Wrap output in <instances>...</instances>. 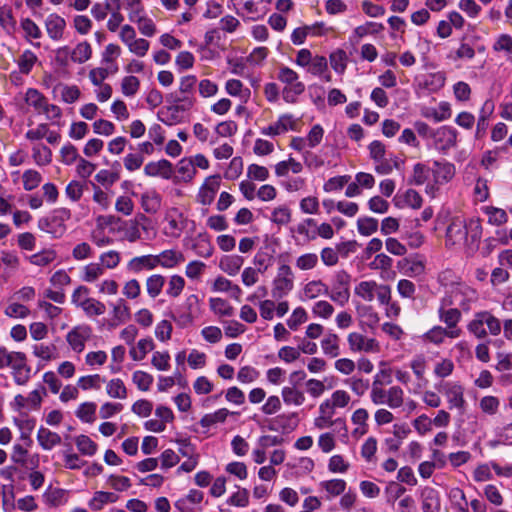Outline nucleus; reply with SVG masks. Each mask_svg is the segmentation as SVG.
<instances>
[{"instance_id": "nucleus-1", "label": "nucleus", "mask_w": 512, "mask_h": 512, "mask_svg": "<svg viewBox=\"0 0 512 512\" xmlns=\"http://www.w3.org/2000/svg\"><path fill=\"white\" fill-rule=\"evenodd\" d=\"M482 235V225L479 219L469 221L461 217H454L446 230V243L450 245H473Z\"/></svg>"}, {"instance_id": "nucleus-2", "label": "nucleus", "mask_w": 512, "mask_h": 512, "mask_svg": "<svg viewBox=\"0 0 512 512\" xmlns=\"http://www.w3.org/2000/svg\"><path fill=\"white\" fill-rule=\"evenodd\" d=\"M10 368L13 380L17 385H26L31 378V367L27 364L25 353L9 351L0 347V369Z\"/></svg>"}, {"instance_id": "nucleus-3", "label": "nucleus", "mask_w": 512, "mask_h": 512, "mask_svg": "<svg viewBox=\"0 0 512 512\" xmlns=\"http://www.w3.org/2000/svg\"><path fill=\"white\" fill-rule=\"evenodd\" d=\"M501 327L500 319L487 310L476 312L467 324V330L477 339H485L488 335L498 336Z\"/></svg>"}, {"instance_id": "nucleus-4", "label": "nucleus", "mask_w": 512, "mask_h": 512, "mask_svg": "<svg viewBox=\"0 0 512 512\" xmlns=\"http://www.w3.org/2000/svg\"><path fill=\"white\" fill-rule=\"evenodd\" d=\"M24 101L37 114L45 115L46 119L54 124H58L62 118V109L56 104L49 103L48 99L38 89L28 88L24 95Z\"/></svg>"}, {"instance_id": "nucleus-5", "label": "nucleus", "mask_w": 512, "mask_h": 512, "mask_svg": "<svg viewBox=\"0 0 512 512\" xmlns=\"http://www.w3.org/2000/svg\"><path fill=\"white\" fill-rule=\"evenodd\" d=\"M435 389L446 399L450 410L456 409L461 414L465 412L467 401L465 399V388L459 381H440L435 384Z\"/></svg>"}, {"instance_id": "nucleus-6", "label": "nucleus", "mask_w": 512, "mask_h": 512, "mask_svg": "<svg viewBox=\"0 0 512 512\" xmlns=\"http://www.w3.org/2000/svg\"><path fill=\"white\" fill-rule=\"evenodd\" d=\"M277 78L285 84L282 90V97L287 103H295L298 96L305 91V85L299 81L298 73L287 66L279 68Z\"/></svg>"}, {"instance_id": "nucleus-7", "label": "nucleus", "mask_w": 512, "mask_h": 512, "mask_svg": "<svg viewBox=\"0 0 512 512\" xmlns=\"http://www.w3.org/2000/svg\"><path fill=\"white\" fill-rule=\"evenodd\" d=\"M164 223V235L174 239L179 238L190 223L194 225V221L189 220L177 207H170L165 211Z\"/></svg>"}, {"instance_id": "nucleus-8", "label": "nucleus", "mask_w": 512, "mask_h": 512, "mask_svg": "<svg viewBox=\"0 0 512 512\" xmlns=\"http://www.w3.org/2000/svg\"><path fill=\"white\" fill-rule=\"evenodd\" d=\"M351 275L345 270L334 272L332 286L329 287V298L331 301L344 307L350 299Z\"/></svg>"}, {"instance_id": "nucleus-9", "label": "nucleus", "mask_w": 512, "mask_h": 512, "mask_svg": "<svg viewBox=\"0 0 512 512\" xmlns=\"http://www.w3.org/2000/svg\"><path fill=\"white\" fill-rule=\"evenodd\" d=\"M294 280L292 268L286 263L280 264L272 282V297L282 299L287 296L294 288Z\"/></svg>"}, {"instance_id": "nucleus-10", "label": "nucleus", "mask_w": 512, "mask_h": 512, "mask_svg": "<svg viewBox=\"0 0 512 512\" xmlns=\"http://www.w3.org/2000/svg\"><path fill=\"white\" fill-rule=\"evenodd\" d=\"M443 298H450L453 305H458L463 311H469L478 299L477 291L465 284L459 283L454 289L445 292Z\"/></svg>"}, {"instance_id": "nucleus-11", "label": "nucleus", "mask_w": 512, "mask_h": 512, "mask_svg": "<svg viewBox=\"0 0 512 512\" xmlns=\"http://www.w3.org/2000/svg\"><path fill=\"white\" fill-rule=\"evenodd\" d=\"M93 336V329L88 324H78L72 327L66 334L65 340L69 348L80 354L85 350L86 343L91 340Z\"/></svg>"}, {"instance_id": "nucleus-12", "label": "nucleus", "mask_w": 512, "mask_h": 512, "mask_svg": "<svg viewBox=\"0 0 512 512\" xmlns=\"http://www.w3.org/2000/svg\"><path fill=\"white\" fill-rule=\"evenodd\" d=\"M455 171V166L448 161H434L431 167L434 184L427 186L426 192L434 197L437 191L435 185H443L450 182L455 176Z\"/></svg>"}, {"instance_id": "nucleus-13", "label": "nucleus", "mask_w": 512, "mask_h": 512, "mask_svg": "<svg viewBox=\"0 0 512 512\" xmlns=\"http://www.w3.org/2000/svg\"><path fill=\"white\" fill-rule=\"evenodd\" d=\"M458 131L448 125L435 129L432 134V146L439 152L446 153L457 145Z\"/></svg>"}, {"instance_id": "nucleus-14", "label": "nucleus", "mask_w": 512, "mask_h": 512, "mask_svg": "<svg viewBox=\"0 0 512 512\" xmlns=\"http://www.w3.org/2000/svg\"><path fill=\"white\" fill-rule=\"evenodd\" d=\"M347 344L352 353H378L381 349L375 338L367 337L356 331L347 335Z\"/></svg>"}, {"instance_id": "nucleus-15", "label": "nucleus", "mask_w": 512, "mask_h": 512, "mask_svg": "<svg viewBox=\"0 0 512 512\" xmlns=\"http://www.w3.org/2000/svg\"><path fill=\"white\" fill-rule=\"evenodd\" d=\"M221 186L219 175H210L206 177L200 185L196 194V202L203 206H209L215 200V197Z\"/></svg>"}, {"instance_id": "nucleus-16", "label": "nucleus", "mask_w": 512, "mask_h": 512, "mask_svg": "<svg viewBox=\"0 0 512 512\" xmlns=\"http://www.w3.org/2000/svg\"><path fill=\"white\" fill-rule=\"evenodd\" d=\"M143 214L138 215L135 219L120 220L118 226L113 229L120 235V239L129 243H135L142 238L139 220H146Z\"/></svg>"}, {"instance_id": "nucleus-17", "label": "nucleus", "mask_w": 512, "mask_h": 512, "mask_svg": "<svg viewBox=\"0 0 512 512\" xmlns=\"http://www.w3.org/2000/svg\"><path fill=\"white\" fill-rule=\"evenodd\" d=\"M44 395H46L44 387L31 391L28 396L18 394L11 402V406L15 411H36L41 407Z\"/></svg>"}, {"instance_id": "nucleus-18", "label": "nucleus", "mask_w": 512, "mask_h": 512, "mask_svg": "<svg viewBox=\"0 0 512 512\" xmlns=\"http://www.w3.org/2000/svg\"><path fill=\"white\" fill-rule=\"evenodd\" d=\"M450 298L441 297L437 308L439 321L445 326H455L462 319V313L459 308L454 307Z\"/></svg>"}, {"instance_id": "nucleus-19", "label": "nucleus", "mask_w": 512, "mask_h": 512, "mask_svg": "<svg viewBox=\"0 0 512 512\" xmlns=\"http://www.w3.org/2000/svg\"><path fill=\"white\" fill-rule=\"evenodd\" d=\"M203 498L204 493L202 491L191 489L186 495L178 498L174 502V507L179 512H202L200 504Z\"/></svg>"}, {"instance_id": "nucleus-20", "label": "nucleus", "mask_w": 512, "mask_h": 512, "mask_svg": "<svg viewBox=\"0 0 512 512\" xmlns=\"http://www.w3.org/2000/svg\"><path fill=\"white\" fill-rule=\"evenodd\" d=\"M200 313V299L196 294L186 296L180 306L179 319L182 324L189 325L194 322Z\"/></svg>"}, {"instance_id": "nucleus-21", "label": "nucleus", "mask_w": 512, "mask_h": 512, "mask_svg": "<svg viewBox=\"0 0 512 512\" xmlns=\"http://www.w3.org/2000/svg\"><path fill=\"white\" fill-rule=\"evenodd\" d=\"M156 267L163 269H174L185 261L184 254L177 249H167L159 254H154Z\"/></svg>"}, {"instance_id": "nucleus-22", "label": "nucleus", "mask_w": 512, "mask_h": 512, "mask_svg": "<svg viewBox=\"0 0 512 512\" xmlns=\"http://www.w3.org/2000/svg\"><path fill=\"white\" fill-rule=\"evenodd\" d=\"M144 173L149 177H160L169 180L173 176L174 167L170 161L161 159L148 162L144 167Z\"/></svg>"}, {"instance_id": "nucleus-23", "label": "nucleus", "mask_w": 512, "mask_h": 512, "mask_svg": "<svg viewBox=\"0 0 512 512\" xmlns=\"http://www.w3.org/2000/svg\"><path fill=\"white\" fill-rule=\"evenodd\" d=\"M44 26L49 38L53 41H59L63 38L66 21L59 14L51 13L45 18Z\"/></svg>"}, {"instance_id": "nucleus-24", "label": "nucleus", "mask_w": 512, "mask_h": 512, "mask_svg": "<svg viewBox=\"0 0 512 512\" xmlns=\"http://www.w3.org/2000/svg\"><path fill=\"white\" fill-rule=\"evenodd\" d=\"M368 420L369 413L365 408H358L352 413L351 422L355 426L351 431V437L353 439L359 440L361 437L368 433Z\"/></svg>"}, {"instance_id": "nucleus-25", "label": "nucleus", "mask_w": 512, "mask_h": 512, "mask_svg": "<svg viewBox=\"0 0 512 512\" xmlns=\"http://www.w3.org/2000/svg\"><path fill=\"white\" fill-rule=\"evenodd\" d=\"M156 268L154 254L135 256L126 265L127 271L132 274H140L143 271H152Z\"/></svg>"}, {"instance_id": "nucleus-26", "label": "nucleus", "mask_w": 512, "mask_h": 512, "mask_svg": "<svg viewBox=\"0 0 512 512\" xmlns=\"http://www.w3.org/2000/svg\"><path fill=\"white\" fill-rule=\"evenodd\" d=\"M329 286L321 279L308 281L302 288V300L309 301L321 296L329 297Z\"/></svg>"}, {"instance_id": "nucleus-27", "label": "nucleus", "mask_w": 512, "mask_h": 512, "mask_svg": "<svg viewBox=\"0 0 512 512\" xmlns=\"http://www.w3.org/2000/svg\"><path fill=\"white\" fill-rule=\"evenodd\" d=\"M421 507L423 512H440L441 501L439 492L432 487L421 490Z\"/></svg>"}, {"instance_id": "nucleus-28", "label": "nucleus", "mask_w": 512, "mask_h": 512, "mask_svg": "<svg viewBox=\"0 0 512 512\" xmlns=\"http://www.w3.org/2000/svg\"><path fill=\"white\" fill-rule=\"evenodd\" d=\"M140 205L144 212L156 214L162 206V196L155 189H148L140 196Z\"/></svg>"}, {"instance_id": "nucleus-29", "label": "nucleus", "mask_w": 512, "mask_h": 512, "mask_svg": "<svg viewBox=\"0 0 512 512\" xmlns=\"http://www.w3.org/2000/svg\"><path fill=\"white\" fill-rule=\"evenodd\" d=\"M421 115L424 118L432 119L435 122H442L449 119L452 115L450 103L442 101L436 108L424 107L421 109Z\"/></svg>"}, {"instance_id": "nucleus-30", "label": "nucleus", "mask_w": 512, "mask_h": 512, "mask_svg": "<svg viewBox=\"0 0 512 512\" xmlns=\"http://www.w3.org/2000/svg\"><path fill=\"white\" fill-rule=\"evenodd\" d=\"M119 500V495L110 491H96L88 501V507L92 511H100L106 505L116 503Z\"/></svg>"}, {"instance_id": "nucleus-31", "label": "nucleus", "mask_w": 512, "mask_h": 512, "mask_svg": "<svg viewBox=\"0 0 512 512\" xmlns=\"http://www.w3.org/2000/svg\"><path fill=\"white\" fill-rule=\"evenodd\" d=\"M313 424H314V427L319 430L328 429L332 426H341V430H343L342 442H344V443L348 442V439H349L348 427H347L345 418L339 417L336 419H330L328 417L318 414V416H316L314 418Z\"/></svg>"}, {"instance_id": "nucleus-32", "label": "nucleus", "mask_w": 512, "mask_h": 512, "mask_svg": "<svg viewBox=\"0 0 512 512\" xmlns=\"http://www.w3.org/2000/svg\"><path fill=\"white\" fill-rule=\"evenodd\" d=\"M211 290L216 293H229L235 299H239L242 294V290L238 285L221 275L214 279Z\"/></svg>"}, {"instance_id": "nucleus-33", "label": "nucleus", "mask_w": 512, "mask_h": 512, "mask_svg": "<svg viewBox=\"0 0 512 512\" xmlns=\"http://www.w3.org/2000/svg\"><path fill=\"white\" fill-rule=\"evenodd\" d=\"M37 441L43 450L50 451L61 444V436L58 433L41 426L37 431Z\"/></svg>"}, {"instance_id": "nucleus-34", "label": "nucleus", "mask_w": 512, "mask_h": 512, "mask_svg": "<svg viewBox=\"0 0 512 512\" xmlns=\"http://www.w3.org/2000/svg\"><path fill=\"white\" fill-rule=\"evenodd\" d=\"M244 261V257L237 254L225 255L219 260V268L227 275L235 276L241 270Z\"/></svg>"}, {"instance_id": "nucleus-35", "label": "nucleus", "mask_w": 512, "mask_h": 512, "mask_svg": "<svg viewBox=\"0 0 512 512\" xmlns=\"http://www.w3.org/2000/svg\"><path fill=\"white\" fill-rule=\"evenodd\" d=\"M120 179V164L115 162L112 169H101L95 175L98 184L105 188L113 186Z\"/></svg>"}, {"instance_id": "nucleus-36", "label": "nucleus", "mask_w": 512, "mask_h": 512, "mask_svg": "<svg viewBox=\"0 0 512 512\" xmlns=\"http://www.w3.org/2000/svg\"><path fill=\"white\" fill-rule=\"evenodd\" d=\"M197 77L195 75H186L180 78L179 92L184 96L179 101L185 102L188 107L194 105V99L190 97L197 85Z\"/></svg>"}, {"instance_id": "nucleus-37", "label": "nucleus", "mask_w": 512, "mask_h": 512, "mask_svg": "<svg viewBox=\"0 0 512 512\" xmlns=\"http://www.w3.org/2000/svg\"><path fill=\"white\" fill-rule=\"evenodd\" d=\"M230 415H239L238 412L229 411L227 408H220L213 413H207L205 414L199 421V424L203 428H210L213 425H216L218 423H224L228 416Z\"/></svg>"}, {"instance_id": "nucleus-38", "label": "nucleus", "mask_w": 512, "mask_h": 512, "mask_svg": "<svg viewBox=\"0 0 512 512\" xmlns=\"http://www.w3.org/2000/svg\"><path fill=\"white\" fill-rule=\"evenodd\" d=\"M192 163L193 162L189 157H184L178 161L175 171L179 182L190 183L193 181L197 174V170H195Z\"/></svg>"}, {"instance_id": "nucleus-39", "label": "nucleus", "mask_w": 512, "mask_h": 512, "mask_svg": "<svg viewBox=\"0 0 512 512\" xmlns=\"http://www.w3.org/2000/svg\"><path fill=\"white\" fill-rule=\"evenodd\" d=\"M321 349L324 355L330 358H336L340 355V338L336 333L326 334L320 342Z\"/></svg>"}, {"instance_id": "nucleus-40", "label": "nucleus", "mask_w": 512, "mask_h": 512, "mask_svg": "<svg viewBox=\"0 0 512 512\" xmlns=\"http://www.w3.org/2000/svg\"><path fill=\"white\" fill-rule=\"evenodd\" d=\"M155 347L151 337L140 339L136 345H132L129 349V356L134 361H142L146 355Z\"/></svg>"}, {"instance_id": "nucleus-41", "label": "nucleus", "mask_w": 512, "mask_h": 512, "mask_svg": "<svg viewBox=\"0 0 512 512\" xmlns=\"http://www.w3.org/2000/svg\"><path fill=\"white\" fill-rule=\"evenodd\" d=\"M346 486V481L339 478L325 480L319 483V487L326 493L327 499H332L343 494L346 490Z\"/></svg>"}, {"instance_id": "nucleus-42", "label": "nucleus", "mask_w": 512, "mask_h": 512, "mask_svg": "<svg viewBox=\"0 0 512 512\" xmlns=\"http://www.w3.org/2000/svg\"><path fill=\"white\" fill-rule=\"evenodd\" d=\"M225 92L232 96L239 98L242 102H247L250 98V89L245 87L239 79H228L225 82Z\"/></svg>"}, {"instance_id": "nucleus-43", "label": "nucleus", "mask_w": 512, "mask_h": 512, "mask_svg": "<svg viewBox=\"0 0 512 512\" xmlns=\"http://www.w3.org/2000/svg\"><path fill=\"white\" fill-rule=\"evenodd\" d=\"M316 227L315 219L305 218L295 226L294 232L302 236L305 242H311L317 238Z\"/></svg>"}, {"instance_id": "nucleus-44", "label": "nucleus", "mask_w": 512, "mask_h": 512, "mask_svg": "<svg viewBox=\"0 0 512 512\" xmlns=\"http://www.w3.org/2000/svg\"><path fill=\"white\" fill-rule=\"evenodd\" d=\"M166 277L162 274H151L145 280V289L151 299H156L163 291Z\"/></svg>"}, {"instance_id": "nucleus-45", "label": "nucleus", "mask_w": 512, "mask_h": 512, "mask_svg": "<svg viewBox=\"0 0 512 512\" xmlns=\"http://www.w3.org/2000/svg\"><path fill=\"white\" fill-rule=\"evenodd\" d=\"M275 175L279 178L287 177L289 172L300 174L303 171V165L293 157L278 162L275 167Z\"/></svg>"}, {"instance_id": "nucleus-46", "label": "nucleus", "mask_w": 512, "mask_h": 512, "mask_svg": "<svg viewBox=\"0 0 512 512\" xmlns=\"http://www.w3.org/2000/svg\"><path fill=\"white\" fill-rule=\"evenodd\" d=\"M281 396L284 403L288 406H301L306 400L304 392L298 389L295 385L284 386L281 390Z\"/></svg>"}, {"instance_id": "nucleus-47", "label": "nucleus", "mask_w": 512, "mask_h": 512, "mask_svg": "<svg viewBox=\"0 0 512 512\" xmlns=\"http://www.w3.org/2000/svg\"><path fill=\"white\" fill-rule=\"evenodd\" d=\"M32 159L39 167L48 166L52 162V151L42 143H35L32 146Z\"/></svg>"}, {"instance_id": "nucleus-48", "label": "nucleus", "mask_w": 512, "mask_h": 512, "mask_svg": "<svg viewBox=\"0 0 512 512\" xmlns=\"http://www.w3.org/2000/svg\"><path fill=\"white\" fill-rule=\"evenodd\" d=\"M383 30L384 26L382 23L368 21L354 28L352 37L355 38L356 41H359L368 35H377Z\"/></svg>"}, {"instance_id": "nucleus-49", "label": "nucleus", "mask_w": 512, "mask_h": 512, "mask_svg": "<svg viewBox=\"0 0 512 512\" xmlns=\"http://www.w3.org/2000/svg\"><path fill=\"white\" fill-rule=\"evenodd\" d=\"M377 289V282L374 280H366L359 282L355 288L354 293L356 296L366 302H372L375 298V290Z\"/></svg>"}, {"instance_id": "nucleus-50", "label": "nucleus", "mask_w": 512, "mask_h": 512, "mask_svg": "<svg viewBox=\"0 0 512 512\" xmlns=\"http://www.w3.org/2000/svg\"><path fill=\"white\" fill-rule=\"evenodd\" d=\"M482 212L488 217L490 225L501 226L508 222V214L504 209L495 206H484Z\"/></svg>"}, {"instance_id": "nucleus-51", "label": "nucleus", "mask_w": 512, "mask_h": 512, "mask_svg": "<svg viewBox=\"0 0 512 512\" xmlns=\"http://www.w3.org/2000/svg\"><path fill=\"white\" fill-rule=\"evenodd\" d=\"M105 274L99 262H91L81 269V279L86 283H93Z\"/></svg>"}, {"instance_id": "nucleus-52", "label": "nucleus", "mask_w": 512, "mask_h": 512, "mask_svg": "<svg viewBox=\"0 0 512 512\" xmlns=\"http://www.w3.org/2000/svg\"><path fill=\"white\" fill-rule=\"evenodd\" d=\"M111 308L113 320L116 321L117 324L125 323L130 319V308L123 298H119L112 303Z\"/></svg>"}, {"instance_id": "nucleus-53", "label": "nucleus", "mask_w": 512, "mask_h": 512, "mask_svg": "<svg viewBox=\"0 0 512 512\" xmlns=\"http://www.w3.org/2000/svg\"><path fill=\"white\" fill-rule=\"evenodd\" d=\"M33 355L45 362L57 359V347L54 344H36L32 347Z\"/></svg>"}, {"instance_id": "nucleus-54", "label": "nucleus", "mask_w": 512, "mask_h": 512, "mask_svg": "<svg viewBox=\"0 0 512 512\" xmlns=\"http://www.w3.org/2000/svg\"><path fill=\"white\" fill-rule=\"evenodd\" d=\"M20 27L23 31V36L25 40L31 42L33 40H38L42 37V31L40 27L30 18H22L20 20Z\"/></svg>"}, {"instance_id": "nucleus-55", "label": "nucleus", "mask_w": 512, "mask_h": 512, "mask_svg": "<svg viewBox=\"0 0 512 512\" xmlns=\"http://www.w3.org/2000/svg\"><path fill=\"white\" fill-rule=\"evenodd\" d=\"M92 56V47L87 41L78 43L71 50V61L77 64L87 62Z\"/></svg>"}, {"instance_id": "nucleus-56", "label": "nucleus", "mask_w": 512, "mask_h": 512, "mask_svg": "<svg viewBox=\"0 0 512 512\" xmlns=\"http://www.w3.org/2000/svg\"><path fill=\"white\" fill-rule=\"evenodd\" d=\"M209 307L211 311L221 317H230L234 314V308L231 304L220 297H212L209 299Z\"/></svg>"}, {"instance_id": "nucleus-57", "label": "nucleus", "mask_w": 512, "mask_h": 512, "mask_svg": "<svg viewBox=\"0 0 512 512\" xmlns=\"http://www.w3.org/2000/svg\"><path fill=\"white\" fill-rule=\"evenodd\" d=\"M319 264V256L314 252H306L295 259V267L300 271L315 269Z\"/></svg>"}, {"instance_id": "nucleus-58", "label": "nucleus", "mask_w": 512, "mask_h": 512, "mask_svg": "<svg viewBox=\"0 0 512 512\" xmlns=\"http://www.w3.org/2000/svg\"><path fill=\"white\" fill-rule=\"evenodd\" d=\"M57 254L52 249H45L27 257V260L35 266L45 267L56 260Z\"/></svg>"}, {"instance_id": "nucleus-59", "label": "nucleus", "mask_w": 512, "mask_h": 512, "mask_svg": "<svg viewBox=\"0 0 512 512\" xmlns=\"http://www.w3.org/2000/svg\"><path fill=\"white\" fill-rule=\"evenodd\" d=\"M292 219V211L291 209L283 204L275 207L270 216L271 222L278 226H286L291 222Z\"/></svg>"}, {"instance_id": "nucleus-60", "label": "nucleus", "mask_w": 512, "mask_h": 512, "mask_svg": "<svg viewBox=\"0 0 512 512\" xmlns=\"http://www.w3.org/2000/svg\"><path fill=\"white\" fill-rule=\"evenodd\" d=\"M185 284V279L182 276L178 274L169 276L165 291L166 295L169 298H178L182 294Z\"/></svg>"}, {"instance_id": "nucleus-61", "label": "nucleus", "mask_w": 512, "mask_h": 512, "mask_svg": "<svg viewBox=\"0 0 512 512\" xmlns=\"http://www.w3.org/2000/svg\"><path fill=\"white\" fill-rule=\"evenodd\" d=\"M37 60V55L33 51L27 49L19 55L16 63L18 65L19 71L22 74L27 75L31 72Z\"/></svg>"}, {"instance_id": "nucleus-62", "label": "nucleus", "mask_w": 512, "mask_h": 512, "mask_svg": "<svg viewBox=\"0 0 512 512\" xmlns=\"http://www.w3.org/2000/svg\"><path fill=\"white\" fill-rule=\"evenodd\" d=\"M106 393L115 399L127 398V388L120 378H113L106 382Z\"/></svg>"}, {"instance_id": "nucleus-63", "label": "nucleus", "mask_w": 512, "mask_h": 512, "mask_svg": "<svg viewBox=\"0 0 512 512\" xmlns=\"http://www.w3.org/2000/svg\"><path fill=\"white\" fill-rule=\"evenodd\" d=\"M106 485L113 489V492H124L131 488L132 483L129 477L110 474L106 477Z\"/></svg>"}, {"instance_id": "nucleus-64", "label": "nucleus", "mask_w": 512, "mask_h": 512, "mask_svg": "<svg viewBox=\"0 0 512 512\" xmlns=\"http://www.w3.org/2000/svg\"><path fill=\"white\" fill-rule=\"evenodd\" d=\"M385 405L391 409L400 408L404 403V391L400 386H391L387 389Z\"/></svg>"}]
</instances>
